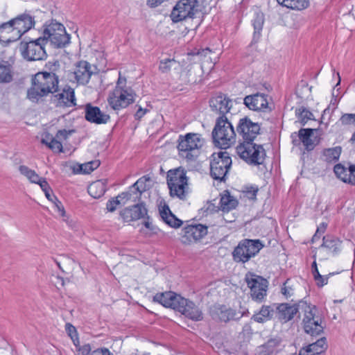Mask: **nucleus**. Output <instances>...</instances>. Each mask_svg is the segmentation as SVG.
Returning <instances> with one entry per match:
<instances>
[{
    "instance_id": "obj_1",
    "label": "nucleus",
    "mask_w": 355,
    "mask_h": 355,
    "mask_svg": "<svg viewBox=\"0 0 355 355\" xmlns=\"http://www.w3.org/2000/svg\"><path fill=\"white\" fill-rule=\"evenodd\" d=\"M58 84L59 77L37 72L31 78V87L27 90V98L33 103H37L42 97L57 93L59 91Z\"/></svg>"
},
{
    "instance_id": "obj_2",
    "label": "nucleus",
    "mask_w": 355,
    "mask_h": 355,
    "mask_svg": "<svg viewBox=\"0 0 355 355\" xmlns=\"http://www.w3.org/2000/svg\"><path fill=\"white\" fill-rule=\"evenodd\" d=\"M211 137L215 146L222 149L229 148L235 142V131L226 116H220L216 119Z\"/></svg>"
},
{
    "instance_id": "obj_3",
    "label": "nucleus",
    "mask_w": 355,
    "mask_h": 355,
    "mask_svg": "<svg viewBox=\"0 0 355 355\" xmlns=\"http://www.w3.org/2000/svg\"><path fill=\"white\" fill-rule=\"evenodd\" d=\"M178 149L179 155L188 162L195 161L200 155L205 140L200 134L187 133L178 137Z\"/></svg>"
},
{
    "instance_id": "obj_4",
    "label": "nucleus",
    "mask_w": 355,
    "mask_h": 355,
    "mask_svg": "<svg viewBox=\"0 0 355 355\" xmlns=\"http://www.w3.org/2000/svg\"><path fill=\"white\" fill-rule=\"evenodd\" d=\"M300 307L303 313L302 324L307 334L312 336L320 335L323 332L322 318L318 314V311L315 305L301 300Z\"/></svg>"
},
{
    "instance_id": "obj_5",
    "label": "nucleus",
    "mask_w": 355,
    "mask_h": 355,
    "mask_svg": "<svg viewBox=\"0 0 355 355\" xmlns=\"http://www.w3.org/2000/svg\"><path fill=\"white\" fill-rule=\"evenodd\" d=\"M43 27L42 37L46 43L49 41L55 48H63L69 44L70 35L62 24L52 19L49 24L46 22Z\"/></svg>"
},
{
    "instance_id": "obj_6",
    "label": "nucleus",
    "mask_w": 355,
    "mask_h": 355,
    "mask_svg": "<svg viewBox=\"0 0 355 355\" xmlns=\"http://www.w3.org/2000/svg\"><path fill=\"white\" fill-rule=\"evenodd\" d=\"M236 153L245 162L254 166L262 164L266 155L262 145L250 141L240 143L236 147Z\"/></svg>"
},
{
    "instance_id": "obj_7",
    "label": "nucleus",
    "mask_w": 355,
    "mask_h": 355,
    "mask_svg": "<svg viewBox=\"0 0 355 355\" xmlns=\"http://www.w3.org/2000/svg\"><path fill=\"white\" fill-rule=\"evenodd\" d=\"M263 246L259 239H243L232 252L233 260L237 263H245L257 254Z\"/></svg>"
},
{
    "instance_id": "obj_8",
    "label": "nucleus",
    "mask_w": 355,
    "mask_h": 355,
    "mask_svg": "<svg viewBox=\"0 0 355 355\" xmlns=\"http://www.w3.org/2000/svg\"><path fill=\"white\" fill-rule=\"evenodd\" d=\"M232 166V159L226 151L214 153L210 161V175L214 180L225 182Z\"/></svg>"
},
{
    "instance_id": "obj_9",
    "label": "nucleus",
    "mask_w": 355,
    "mask_h": 355,
    "mask_svg": "<svg viewBox=\"0 0 355 355\" xmlns=\"http://www.w3.org/2000/svg\"><path fill=\"white\" fill-rule=\"evenodd\" d=\"M245 281L250 290L252 300L258 303L263 302L267 295L268 280L261 276L248 272L245 274Z\"/></svg>"
},
{
    "instance_id": "obj_10",
    "label": "nucleus",
    "mask_w": 355,
    "mask_h": 355,
    "mask_svg": "<svg viewBox=\"0 0 355 355\" xmlns=\"http://www.w3.org/2000/svg\"><path fill=\"white\" fill-rule=\"evenodd\" d=\"M45 39L42 37L29 42H21L19 49L23 57L29 61L42 60L47 57L44 46Z\"/></svg>"
},
{
    "instance_id": "obj_11",
    "label": "nucleus",
    "mask_w": 355,
    "mask_h": 355,
    "mask_svg": "<svg viewBox=\"0 0 355 355\" xmlns=\"http://www.w3.org/2000/svg\"><path fill=\"white\" fill-rule=\"evenodd\" d=\"M198 0H179L173 8L170 17L174 23L193 19L198 12Z\"/></svg>"
},
{
    "instance_id": "obj_12",
    "label": "nucleus",
    "mask_w": 355,
    "mask_h": 355,
    "mask_svg": "<svg viewBox=\"0 0 355 355\" xmlns=\"http://www.w3.org/2000/svg\"><path fill=\"white\" fill-rule=\"evenodd\" d=\"M211 318L217 322H228L230 320H238L245 315V312H236L225 305L214 304L209 309Z\"/></svg>"
},
{
    "instance_id": "obj_13",
    "label": "nucleus",
    "mask_w": 355,
    "mask_h": 355,
    "mask_svg": "<svg viewBox=\"0 0 355 355\" xmlns=\"http://www.w3.org/2000/svg\"><path fill=\"white\" fill-rule=\"evenodd\" d=\"M34 25V17L29 14L24 13L8 22L3 23L0 26V32L6 28H12V31L17 30L18 38H19L23 34L31 29Z\"/></svg>"
},
{
    "instance_id": "obj_14",
    "label": "nucleus",
    "mask_w": 355,
    "mask_h": 355,
    "mask_svg": "<svg viewBox=\"0 0 355 355\" xmlns=\"http://www.w3.org/2000/svg\"><path fill=\"white\" fill-rule=\"evenodd\" d=\"M260 130V125L258 123L252 122L248 116L240 119L236 127V131L242 137L243 141H254L259 135Z\"/></svg>"
},
{
    "instance_id": "obj_15",
    "label": "nucleus",
    "mask_w": 355,
    "mask_h": 355,
    "mask_svg": "<svg viewBox=\"0 0 355 355\" xmlns=\"http://www.w3.org/2000/svg\"><path fill=\"white\" fill-rule=\"evenodd\" d=\"M300 301L297 304L288 303L273 304L275 309V315L281 323H286L294 318L296 314L301 311Z\"/></svg>"
},
{
    "instance_id": "obj_16",
    "label": "nucleus",
    "mask_w": 355,
    "mask_h": 355,
    "mask_svg": "<svg viewBox=\"0 0 355 355\" xmlns=\"http://www.w3.org/2000/svg\"><path fill=\"white\" fill-rule=\"evenodd\" d=\"M182 242L189 244L203 238L207 234V227L202 224H191L184 227Z\"/></svg>"
},
{
    "instance_id": "obj_17",
    "label": "nucleus",
    "mask_w": 355,
    "mask_h": 355,
    "mask_svg": "<svg viewBox=\"0 0 355 355\" xmlns=\"http://www.w3.org/2000/svg\"><path fill=\"white\" fill-rule=\"evenodd\" d=\"M52 101L55 103L57 107H69L75 106L76 96L74 89L69 85H64L60 93H55L52 97Z\"/></svg>"
},
{
    "instance_id": "obj_18",
    "label": "nucleus",
    "mask_w": 355,
    "mask_h": 355,
    "mask_svg": "<svg viewBox=\"0 0 355 355\" xmlns=\"http://www.w3.org/2000/svg\"><path fill=\"white\" fill-rule=\"evenodd\" d=\"M176 311L193 321H201L203 319L201 309L194 302L184 297L180 299V305Z\"/></svg>"
},
{
    "instance_id": "obj_19",
    "label": "nucleus",
    "mask_w": 355,
    "mask_h": 355,
    "mask_svg": "<svg viewBox=\"0 0 355 355\" xmlns=\"http://www.w3.org/2000/svg\"><path fill=\"white\" fill-rule=\"evenodd\" d=\"M268 96L261 93H257L246 96L243 99L244 105L253 111H271L268 107Z\"/></svg>"
},
{
    "instance_id": "obj_20",
    "label": "nucleus",
    "mask_w": 355,
    "mask_h": 355,
    "mask_svg": "<svg viewBox=\"0 0 355 355\" xmlns=\"http://www.w3.org/2000/svg\"><path fill=\"white\" fill-rule=\"evenodd\" d=\"M209 106L212 111L220 116H225L231 110L232 103L226 95L220 94L209 100Z\"/></svg>"
},
{
    "instance_id": "obj_21",
    "label": "nucleus",
    "mask_w": 355,
    "mask_h": 355,
    "mask_svg": "<svg viewBox=\"0 0 355 355\" xmlns=\"http://www.w3.org/2000/svg\"><path fill=\"white\" fill-rule=\"evenodd\" d=\"M94 73L92 65L85 60L79 61L75 64L73 74L78 84L83 85L87 84Z\"/></svg>"
},
{
    "instance_id": "obj_22",
    "label": "nucleus",
    "mask_w": 355,
    "mask_h": 355,
    "mask_svg": "<svg viewBox=\"0 0 355 355\" xmlns=\"http://www.w3.org/2000/svg\"><path fill=\"white\" fill-rule=\"evenodd\" d=\"M85 118L92 123L103 124L110 120V115L102 112L98 107L87 103L85 107Z\"/></svg>"
},
{
    "instance_id": "obj_23",
    "label": "nucleus",
    "mask_w": 355,
    "mask_h": 355,
    "mask_svg": "<svg viewBox=\"0 0 355 355\" xmlns=\"http://www.w3.org/2000/svg\"><path fill=\"white\" fill-rule=\"evenodd\" d=\"M183 297L173 292L169 291L166 293H157L153 300L161 304L162 306L166 308H171L177 310L178 305H180V299Z\"/></svg>"
},
{
    "instance_id": "obj_24",
    "label": "nucleus",
    "mask_w": 355,
    "mask_h": 355,
    "mask_svg": "<svg viewBox=\"0 0 355 355\" xmlns=\"http://www.w3.org/2000/svg\"><path fill=\"white\" fill-rule=\"evenodd\" d=\"M139 200L140 198L137 196V193H136L130 187L128 191L122 192L114 198H112V211L118 207H121L128 202H135Z\"/></svg>"
},
{
    "instance_id": "obj_25",
    "label": "nucleus",
    "mask_w": 355,
    "mask_h": 355,
    "mask_svg": "<svg viewBox=\"0 0 355 355\" xmlns=\"http://www.w3.org/2000/svg\"><path fill=\"white\" fill-rule=\"evenodd\" d=\"M316 129L301 128L298 132V137L307 151H311L319 143L316 137L313 138V132Z\"/></svg>"
},
{
    "instance_id": "obj_26",
    "label": "nucleus",
    "mask_w": 355,
    "mask_h": 355,
    "mask_svg": "<svg viewBox=\"0 0 355 355\" xmlns=\"http://www.w3.org/2000/svg\"><path fill=\"white\" fill-rule=\"evenodd\" d=\"M327 348L326 338L324 337L318 339L316 342L302 347L299 355H320Z\"/></svg>"
},
{
    "instance_id": "obj_27",
    "label": "nucleus",
    "mask_w": 355,
    "mask_h": 355,
    "mask_svg": "<svg viewBox=\"0 0 355 355\" xmlns=\"http://www.w3.org/2000/svg\"><path fill=\"white\" fill-rule=\"evenodd\" d=\"M114 95L116 99L112 101V110H119L127 107L130 104L134 102V98L132 93L127 90L120 91L119 96Z\"/></svg>"
},
{
    "instance_id": "obj_28",
    "label": "nucleus",
    "mask_w": 355,
    "mask_h": 355,
    "mask_svg": "<svg viewBox=\"0 0 355 355\" xmlns=\"http://www.w3.org/2000/svg\"><path fill=\"white\" fill-rule=\"evenodd\" d=\"M159 215L163 221L168 226L173 228L180 227L183 222L178 218L170 210L168 205L163 206L159 209Z\"/></svg>"
},
{
    "instance_id": "obj_29",
    "label": "nucleus",
    "mask_w": 355,
    "mask_h": 355,
    "mask_svg": "<svg viewBox=\"0 0 355 355\" xmlns=\"http://www.w3.org/2000/svg\"><path fill=\"white\" fill-rule=\"evenodd\" d=\"M167 185L168 188L178 184L187 183V178L184 169L180 168L169 170L167 173Z\"/></svg>"
},
{
    "instance_id": "obj_30",
    "label": "nucleus",
    "mask_w": 355,
    "mask_h": 355,
    "mask_svg": "<svg viewBox=\"0 0 355 355\" xmlns=\"http://www.w3.org/2000/svg\"><path fill=\"white\" fill-rule=\"evenodd\" d=\"M341 244L342 241L338 238L327 235L323 236L321 247L325 248L329 252L336 255L341 251Z\"/></svg>"
},
{
    "instance_id": "obj_31",
    "label": "nucleus",
    "mask_w": 355,
    "mask_h": 355,
    "mask_svg": "<svg viewBox=\"0 0 355 355\" xmlns=\"http://www.w3.org/2000/svg\"><path fill=\"white\" fill-rule=\"evenodd\" d=\"M275 313V309L272 306L263 305L259 311L252 316V320L258 323H263L270 320Z\"/></svg>"
},
{
    "instance_id": "obj_32",
    "label": "nucleus",
    "mask_w": 355,
    "mask_h": 355,
    "mask_svg": "<svg viewBox=\"0 0 355 355\" xmlns=\"http://www.w3.org/2000/svg\"><path fill=\"white\" fill-rule=\"evenodd\" d=\"M100 165L98 160L89 162L85 164H76L71 166L72 171L74 174H89L94 170L96 169Z\"/></svg>"
},
{
    "instance_id": "obj_33",
    "label": "nucleus",
    "mask_w": 355,
    "mask_h": 355,
    "mask_svg": "<svg viewBox=\"0 0 355 355\" xmlns=\"http://www.w3.org/2000/svg\"><path fill=\"white\" fill-rule=\"evenodd\" d=\"M342 153V147L338 146L334 148H324L322 152L324 161L327 163H335L338 161Z\"/></svg>"
},
{
    "instance_id": "obj_34",
    "label": "nucleus",
    "mask_w": 355,
    "mask_h": 355,
    "mask_svg": "<svg viewBox=\"0 0 355 355\" xmlns=\"http://www.w3.org/2000/svg\"><path fill=\"white\" fill-rule=\"evenodd\" d=\"M221 195L220 199V207L223 211H229L234 208L238 205V201L233 196H232L227 191Z\"/></svg>"
},
{
    "instance_id": "obj_35",
    "label": "nucleus",
    "mask_w": 355,
    "mask_h": 355,
    "mask_svg": "<svg viewBox=\"0 0 355 355\" xmlns=\"http://www.w3.org/2000/svg\"><path fill=\"white\" fill-rule=\"evenodd\" d=\"M277 3L292 10H303L309 5V0H277Z\"/></svg>"
},
{
    "instance_id": "obj_36",
    "label": "nucleus",
    "mask_w": 355,
    "mask_h": 355,
    "mask_svg": "<svg viewBox=\"0 0 355 355\" xmlns=\"http://www.w3.org/2000/svg\"><path fill=\"white\" fill-rule=\"evenodd\" d=\"M281 339L274 338L269 339L266 343L260 346L261 355H270L277 351V347L279 346Z\"/></svg>"
},
{
    "instance_id": "obj_37",
    "label": "nucleus",
    "mask_w": 355,
    "mask_h": 355,
    "mask_svg": "<svg viewBox=\"0 0 355 355\" xmlns=\"http://www.w3.org/2000/svg\"><path fill=\"white\" fill-rule=\"evenodd\" d=\"M87 191L92 198H98L104 195L106 187L102 180H97L88 187Z\"/></svg>"
},
{
    "instance_id": "obj_38",
    "label": "nucleus",
    "mask_w": 355,
    "mask_h": 355,
    "mask_svg": "<svg viewBox=\"0 0 355 355\" xmlns=\"http://www.w3.org/2000/svg\"><path fill=\"white\" fill-rule=\"evenodd\" d=\"M11 65L8 61H0V83H8L12 80Z\"/></svg>"
},
{
    "instance_id": "obj_39",
    "label": "nucleus",
    "mask_w": 355,
    "mask_h": 355,
    "mask_svg": "<svg viewBox=\"0 0 355 355\" xmlns=\"http://www.w3.org/2000/svg\"><path fill=\"white\" fill-rule=\"evenodd\" d=\"M150 181L151 179L149 176L144 175L138 179L130 187L136 193H137V196L141 198V194L148 188L146 183Z\"/></svg>"
},
{
    "instance_id": "obj_40",
    "label": "nucleus",
    "mask_w": 355,
    "mask_h": 355,
    "mask_svg": "<svg viewBox=\"0 0 355 355\" xmlns=\"http://www.w3.org/2000/svg\"><path fill=\"white\" fill-rule=\"evenodd\" d=\"M264 22V17L263 13H257L254 18L252 20V25L254 27V35H253V41L257 42L260 36L261 32L263 28V25Z\"/></svg>"
},
{
    "instance_id": "obj_41",
    "label": "nucleus",
    "mask_w": 355,
    "mask_h": 355,
    "mask_svg": "<svg viewBox=\"0 0 355 355\" xmlns=\"http://www.w3.org/2000/svg\"><path fill=\"white\" fill-rule=\"evenodd\" d=\"M334 172L338 179L345 183L349 184L351 174L348 171V168H347L344 165L340 163L336 164L334 167Z\"/></svg>"
},
{
    "instance_id": "obj_42",
    "label": "nucleus",
    "mask_w": 355,
    "mask_h": 355,
    "mask_svg": "<svg viewBox=\"0 0 355 355\" xmlns=\"http://www.w3.org/2000/svg\"><path fill=\"white\" fill-rule=\"evenodd\" d=\"M187 187V183H181L175 184V186L168 188L170 191V195L173 197L176 196L180 199H184L186 197V189Z\"/></svg>"
},
{
    "instance_id": "obj_43",
    "label": "nucleus",
    "mask_w": 355,
    "mask_h": 355,
    "mask_svg": "<svg viewBox=\"0 0 355 355\" xmlns=\"http://www.w3.org/2000/svg\"><path fill=\"white\" fill-rule=\"evenodd\" d=\"M19 171L20 173L26 176L31 182L37 183L38 181H40V176L38 174H37L35 171L29 168L28 166L25 165H21L19 167Z\"/></svg>"
},
{
    "instance_id": "obj_44",
    "label": "nucleus",
    "mask_w": 355,
    "mask_h": 355,
    "mask_svg": "<svg viewBox=\"0 0 355 355\" xmlns=\"http://www.w3.org/2000/svg\"><path fill=\"white\" fill-rule=\"evenodd\" d=\"M133 217L135 220H139L140 218H145L148 214V210L143 203L137 204L130 207Z\"/></svg>"
},
{
    "instance_id": "obj_45",
    "label": "nucleus",
    "mask_w": 355,
    "mask_h": 355,
    "mask_svg": "<svg viewBox=\"0 0 355 355\" xmlns=\"http://www.w3.org/2000/svg\"><path fill=\"white\" fill-rule=\"evenodd\" d=\"M295 113L302 125H304L309 120L313 119V113L304 107L297 109Z\"/></svg>"
},
{
    "instance_id": "obj_46",
    "label": "nucleus",
    "mask_w": 355,
    "mask_h": 355,
    "mask_svg": "<svg viewBox=\"0 0 355 355\" xmlns=\"http://www.w3.org/2000/svg\"><path fill=\"white\" fill-rule=\"evenodd\" d=\"M45 67L46 71H42L43 73H49L54 77H59L58 73L60 69V63L58 60L49 61L46 64Z\"/></svg>"
},
{
    "instance_id": "obj_47",
    "label": "nucleus",
    "mask_w": 355,
    "mask_h": 355,
    "mask_svg": "<svg viewBox=\"0 0 355 355\" xmlns=\"http://www.w3.org/2000/svg\"><path fill=\"white\" fill-rule=\"evenodd\" d=\"M41 142L45 144L49 148L56 153L62 152V144L56 139H52L51 141H47L46 139H42Z\"/></svg>"
},
{
    "instance_id": "obj_48",
    "label": "nucleus",
    "mask_w": 355,
    "mask_h": 355,
    "mask_svg": "<svg viewBox=\"0 0 355 355\" xmlns=\"http://www.w3.org/2000/svg\"><path fill=\"white\" fill-rule=\"evenodd\" d=\"M175 63H176V61L174 59L162 60L159 62V70L163 73H166L171 71L172 64Z\"/></svg>"
},
{
    "instance_id": "obj_49",
    "label": "nucleus",
    "mask_w": 355,
    "mask_h": 355,
    "mask_svg": "<svg viewBox=\"0 0 355 355\" xmlns=\"http://www.w3.org/2000/svg\"><path fill=\"white\" fill-rule=\"evenodd\" d=\"M65 330L69 335V336L73 340V343L75 346H77L76 343V340L78 342V333L76 328L70 323H67L65 325Z\"/></svg>"
},
{
    "instance_id": "obj_50",
    "label": "nucleus",
    "mask_w": 355,
    "mask_h": 355,
    "mask_svg": "<svg viewBox=\"0 0 355 355\" xmlns=\"http://www.w3.org/2000/svg\"><path fill=\"white\" fill-rule=\"evenodd\" d=\"M119 217L123 222L128 223L130 221L135 220L133 217L132 211L130 207L125 208L120 211Z\"/></svg>"
},
{
    "instance_id": "obj_51",
    "label": "nucleus",
    "mask_w": 355,
    "mask_h": 355,
    "mask_svg": "<svg viewBox=\"0 0 355 355\" xmlns=\"http://www.w3.org/2000/svg\"><path fill=\"white\" fill-rule=\"evenodd\" d=\"M340 121L344 125H353L355 126V114H343L341 116Z\"/></svg>"
},
{
    "instance_id": "obj_52",
    "label": "nucleus",
    "mask_w": 355,
    "mask_h": 355,
    "mask_svg": "<svg viewBox=\"0 0 355 355\" xmlns=\"http://www.w3.org/2000/svg\"><path fill=\"white\" fill-rule=\"evenodd\" d=\"M126 85V78L125 77H123L121 76V71H119V78L116 82V89L114 92H112V95H116L118 94L119 90L121 91L125 90L124 87H125Z\"/></svg>"
},
{
    "instance_id": "obj_53",
    "label": "nucleus",
    "mask_w": 355,
    "mask_h": 355,
    "mask_svg": "<svg viewBox=\"0 0 355 355\" xmlns=\"http://www.w3.org/2000/svg\"><path fill=\"white\" fill-rule=\"evenodd\" d=\"M334 274H335L334 272H330L328 275H326V276L320 275L317 277H315L314 280L316 283V285L318 287H322L324 285L327 284L329 277L330 276L334 275Z\"/></svg>"
},
{
    "instance_id": "obj_54",
    "label": "nucleus",
    "mask_w": 355,
    "mask_h": 355,
    "mask_svg": "<svg viewBox=\"0 0 355 355\" xmlns=\"http://www.w3.org/2000/svg\"><path fill=\"white\" fill-rule=\"evenodd\" d=\"M219 209H220V207L216 206L214 203L209 202H207V205L202 208L203 212L206 213L207 215L214 212H217Z\"/></svg>"
},
{
    "instance_id": "obj_55",
    "label": "nucleus",
    "mask_w": 355,
    "mask_h": 355,
    "mask_svg": "<svg viewBox=\"0 0 355 355\" xmlns=\"http://www.w3.org/2000/svg\"><path fill=\"white\" fill-rule=\"evenodd\" d=\"M54 200H55L54 202L55 207L57 209V211L62 216H65V210L64 209V207L62 206L60 201H59L56 197H54Z\"/></svg>"
},
{
    "instance_id": "obj_56",
    "label": "nucleus",
    "mask_w": 355,
    "mask_h": 355,
    "mask_svg": "<svg viewBox=\"0 0 355 355\" xmlns=\"http://www.w3.org/2000/svg\"><path fill=\"white\" fill-rule=\"evenodd\" d=\"M73 132H74L73 130H60L58 131L56 135H55V137L57 139H66L68 136L69 135H71Z\"/></svg>"
},
{
    "instance_id": "obj_57",
    "label": "nucleus",
    "mask_w": 355,
    "mask_h": 355,
    "mask_svg": "<svg viewBox=\"0 0 355 355\" xmlns=\"http://www.w3.org/2000/svg\"><path fill=\"white\" fill-rule=\"evenodd\" d=\"M348 171L351 174V180H349V184L352 185H355V164H350L348 168Z\"/></svg>"
},
{
    "instance_id": "obj_58",
    "label": "nucleus",
    "mask_w": 355,
    "mask_h": 355,
    "mask_svg": "<svg viewBox=\"0 0 355 355\" xmlns=\"http://www.w3.org/2000/svg\"><path fill=\"white\" fill-rule=\"evenodd\" d=\"M36 184H38L42 189V190L44 191L45 190H48L50 188V186L45 178H40V181L37 182Z\"/></svg>"
},
{
    "instance_id": "obj_59",
    "label": "nucleus",
    "mask_w": 355,
    "mask_h": 355,
    "mask_svg": "<svg viewBox=\"0 0 355 355\" xmlns=\"http://www.w3.org/2000/svg\"><path fill=\"white\" fill-rule=\"evenodd\" d=\"M166 0H147L146 4L150 8H156L161 5L162 3L166 1Z\"/></svg>"
},
{
    "instance_id": "obj_60",
    "label": "nucleus",
    "mask_w": 355,
    "mask_h": 355,
    "mask_svg": "<svg viewBox=\"0 0 355 355\" xmlns=\"http://www.w3.org/2000/svg\"><path fill=\"white\" fill-rule=\"evenodd\" d=\"M91 350L92 348L89 344L84 345L78 349L82 355H89Z\"/></svg>"
},
{
    "instance_id": "obj_61",
    "label": "nucleus",
    "mask_w": 355,
    "mask_h": 355,
    "mask_svg": "<svg viewBox=\"0 0 355 355\" xmlns=\"http://www.w3.org/2000/svg\"><path fill=\"white\" fill-rule=\"evenodd\" d=\"M92 355H110V352L106 348H101L94 350Z\"/></svg>"
},
{
    "instance_id": "obj_62",
    "label": "nucleus",
    "mask_w": 355,
    "mask_h": 355,
    "mask_svg": "<svg viewBox=\"0 0 355 355\" xmlns=\"http://www.w3.org/2000/svg\"><path fill=\"white\" fill-rule=\"evenodd\" d=\"M210 51H211L209 50V48H206V49H198L196 51L195 50L191 53V54L200 55V56H206L207 52H210Z\"/></svg>"
},
{
    "instance_id": "obj_63",
    "label": "nucleus",
    "mask_w": 355,
    "mask_h": 355,
    "mask_svg": "<svg viewBox=\"0 0 355 355\" xmlns=\"http://www.w3.org/2000/svg\"><path fill=\"white\" fill-rule=\"evenodd\" d=\"M148 110L146 109H142L141 107H139L138 109V110L136 112V114H135V118L137 119H140L141 118H142L144 114L147 112Z\"/></svg>"
},
{
    "instance_id": "obj_64",
    "label": "nucleus",
    "mask_w": 355,
    "mask_h": 355,
    "mask_svg": "<svg viewBox=\"0 0 355 355\" xmlns=\"http://www.w3.org/2000/svg\"><path fill=\"white\" fill-rule=\"evenodd\" d=\"M44 193H45V196L46 197V198L51 201H53V199H54V196L53 195H51V193H52V189H51V187L47 190H45L44 191Z\"/></svg>"
}]
</instances>
